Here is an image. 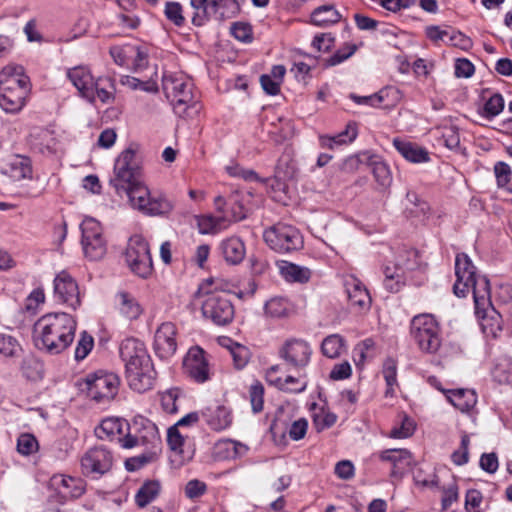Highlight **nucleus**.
I'll return each instance as SVG.
<instances>
[{
	"mask_svg": "<svg viewBox=\"0 0 512 512\" xmlns=\"http://www.w3.org/2000/svg\"><path fill=\"white\" fill-rule=\"evenodd\" d=\"M357 136V128L353 123H349L346 129L335 136H324L320 138L321 146L324 148L333 149L334 146L344 145L351 143Z\"/></svg>",
	"mask_w": 512,
	"mask_h": 512,
	"instance_id": "34",
	"label": "nucleus"
},
{
	"mask_svg": "<svg viewBox=\"0 0 512 512\" xmlns=\"http://www.w3.org/2000/svg\"><path fill=\"white\" fill-rule=\"evenodd\" d=\"M407 269H411V267H407ZM405 270L406 268L399 264L385 266L384 286L389 292L396 293L405 285Z\"/></svg>",
	"mask_w": 512,
	"mask_h": 512,
	"instance_id": "28",
	"label": "nucleus"
},
{
	"mask_svg": "<svg viewBox=\"0 0 512 512\" xmlns=\"http://www.w3.org/2000/svg\"><path fill=\"white\" fill-rule=\"evenodd\" d=\"M220 248L225 261L231 265L241 263L246 254L244 242L238 237L222 241Z\"/></svg>",
	"mask_w": 512,
	"mask_h": 512,
	"instance_id": "26",
	"label": "nucleus"
},
{
	"mask_svg": "<svg viewBox=\"0 0 512 512\" xmlns=\"http://www.w3.org/2000/svg\"><path fill=\"white\" fill-rule=\"evenodd\" d=\"M17 450L22 455H31L38 450V441L32 434H21L17 440Z\"/></svg>",
	"mask_w": 512,
	"mask_h": 512,
	"instance_id": "49",
	"label": "nucleus"
},
{
	"mask_svg": "<svg viewBox=\"0 0 512 512\" xmlns=\"http://www.w3.org/2000/svg\"><path fill=\"white\" fill-rule=\"evenodd\" d=\"M242 201L243 195L235 191L227 198L217 196L214 204L216 210L221 212L222 216H227V218H224L225 222H238L246 218V209Z\"/></svg>",
	"mask_w": 512,
	"mask_h": 512,
	"instance_id": "19",
	"label": "nucleus"
},
{
	"mask_svg": "<svg viewBox=\"0 0 512 512\" xmlns=\"http://www.w3.org/2000/svg\"><path fill=\"white\" fill-rule=\"evenodd\" d=\"M182 12V6L178 2H167L165 5V16L178 27L183 26L185 23V18Z\"/></svg>",
	"mask_w": 512,
	"mask_h": 512,
	"instance_id": "53",
	"label": "nucleus"
},
{
	"mask_svg": "<svg viewBox=\"0 0 512 512\" xmlns=\"http://www.w3.org/2000/svg\"><path fill=\"white\" fill-rule=\"evenodd\" d=\"M121 84L127 86L131 90H142L146 92H156L157 85L155 83L141 81L138 78L132 76H123L120 80Z\"/></svg>",
	"mask_w": 512,
	"mask_h": 512,
	"instance_id": "54",
	"label": "nucleus"
},
{
	"mask_svg": "<svg viewBox=\"0 0 512 512\" xmlns=\"http://www.w3.org/2000/svg\"><path fill=\"white\" fill-rule=\"evenodd\" d=\"M357 50V46L355 44H345L343 47L339 48L331 57L326 59L325 66H335L349 57H351Z\"/></svg>",
	"mask_w": 512,
	"mask_h": 512,
	"instance_id": "47",
	"label": "nucleus"
},
{
	"mask_svg": "<svg viewBox=\"0 0 512 512\" xmlns=\"http://www.w3.org/2000/svg\"><path fill=\"white\" fill-rule=\"evenodd\" d=\"M122 423L118 419L108 418L101 422L95 429L96 436L101 439H112L114 436L121 434Z\"/></svg>",
	"mask_w": 512,
	"mask_h": 512,
	"instance_id": "39",
	"label": "nucleus"
},
{
	"mask_svg": "<svg viewBox=\"0 0 512 512\" xmlns=\"http://www.w3.org/2000/svg\"><path fill=\"white\" fill-rule=\"evenodd\" d=\"M190 5L194 9L191 22L197 27L204 26L212 18L224 22L240 12L237 0H190Z\"/></svg>",
	"mask_w": 512,
	"mask_h": 512,
	"instance_id": "7",
	"label": "nucleus"
},
{
	"mask_svg": "<svg viewBox=\"0 0 512 512\" xmlns=\"http://www.w3.org/2000/svg\"><path fill=\"white\" fill-rule=\"evenodd\" d=\"M249 398L254 413H259L263 410L264 405V386L261 382L256 381L249 388Z\"/></svg>",
	"mask_w": 512,
	"mask_h": 512,
	"instance_id": "42",
	"label": "nucleus"
},
{
	"mask_svg": "<svg viewBox=\"0 0 512 512\" xmlns=\"http://www.w3.org/2000/svg\"><path fill=\"white\" fill-rule=\"evenodd\" d=\"M80 228L85 257L91 261L101 260L107 252V242L101 224L94 218L87 217L82 221Z\"/></svg>",
	"mask_w": 512,
	"mask_h": 512,
	"instance_id": "12",
	"label": "nucleus"
},
{
	"mask_svg": "<svg viewBox=\"0 0 512 512\" xmlns=\"http://www.w3.org/2000/svg\"><path fill=\"white\" fill-rule=\"evenodd\" d=\"M382 373L388 386L386 394H389L397 383V362L393 358H387L383 363Z\"/></svg>",
	"mask_w": 512,
	"mask_h": 512,
	"instance_id": "44",
	"label": "nucleus"
},
{
	"mask_svg": "<svg viewBox=\"0 0 512 512\" xmlns=\"http://www.w3.org/2000/svg\"><path fill=\"white\" fill-rule=\"evenodd\" d=\"M264 241L278 253H289L303 247V237L300 231L288 224L277 223L266 229L263 234Z\"/></svg>",
	"mask_w": 512,
	"mask_h": 512,
	"instance_id": "10",
	"label": "nucleus"
},
{
	"mask_svg": "<svg viewBox=\"0 0 512 512\" xmlns=\"http://www.w3.org/2000/svg\"><path fill=\"white\" fill-rule=\"evenodd\" d=\"M116 300L120 313L129 320L137 319L143 312L136 298L127 292H119Z\"/></svg>",
	"mask_w": 512,
	"mask_h": 512,
	"instance_id": "29",
	"label": "nucleus"
},
{
	"mask_svg": "<svg viewBox=\"0 0 512 512\" xmlns=\"http://www.w3.org/2000/svg\"><path fill=\"white\" fill-rule=\"evenodd\" d=\"M30 92L29 77L20 65H7L0 71V107L7 113H17L25 106Z\"/></svg>",
	"mask_w": 512,
	"mask_h": 512,
	"instance_id": "5",
	"label": "nucleus"
},
{
	"mask_svg": "<svg viewBox=\"0 0 512 512\" xmlns=\"http://www.w3.org/2000/svg\"><path fill=\"white\" fill-rule=\"evenodd\" d=\"M289 311V303L282 297L271 298L265 304V313L273 318H281L287 316Z\"/></svg>",
	"mask_w": 512,
	"mask_h": 512,
	"instance_id": "40",
	"label": "nucleus"
},
{
	"mask_svg": "<svg viewBox=\"0 0 512 512\" xmlns=\"http://www.w3.org/2000/svg\"><path fill=\"white\" fill-rule=\"evenodd\" d=\"M53 484L56 485L59 493L65 498H79L85 491L83 481L70 476H54Z\"/></svg>",
	"mask_w": 512,
	"mask_h": 512,
	"instance_id": "25",
	"label": "nucleus"
},
{
	"mask_svg": "<svg viewBox=\"0 0 512 512\" xmlns=\"http://www.w3.org/2000/svg\"><path fill=\"white\" fill-rule=\"evenodd\" d=\"M447 393L449 402L461 412H468L476 405L477 397L473 390L455 389Z\"/></svg>",
	"mask_w": 512,
	"mask_h": 512,
	"instance_id": "27",
	"label": "nucleus"
},
{
	"mask_svg": "<svg viewBox=\"0 0 512 512\" xmlns=\"http://www.w3.org/2000/svg\"><path fill=\"white\" fill-rule=\"evenodd\" d=\"M334 45V37L330 33L316 35L312 41V46L318 52H328Z\"/></svg>",
	"mask_w": 512,
	"mask_h": 512,
	"instance_id": "62",
	"label": "nucleus"
},
{
	"mask_svg": "<svg viewBox=\"0 0 512 512\" xmlns=\"http://www.w3.org/2000/svg\"><path fill=\"white\" fill-rule=\"evenodd\" d=\"M186 374L197 383H204L209 379V365L205 352L200 347L189 349L183 361Z\"/></svg>",
	"mask_w": 512,
	"mask_h": 512,
	"instance_id": "18",
	"label": "nucleus"
},
{
	"mask_svg": "<svg viewBox=\"0 0 512 512\" xmlns=\"http://www.w3.org/2000/svg\"><path fill=\"white\" fill-rule=\"evenodd\" d=\"M337 416L332 412L322 410L313 417V423L317 431L330 428L336 423Z\"/></svg>",
	"mask_w": 512,
	"mask_h": 512,
	"instance_id": "59",
	"label": "nucleus"
},
{
	"mask_svg": "<svg viewBox=\"0 0 512 512\" xmlns=\"http://www.w3.org/2000/svg\"><path fill=\"white\" fill-rule=\"evenodd\" d=\"M459 498V488L453 478L452 481L442 488L441 505L443 510H447Z\"/></svg>",
	"mask_w": 512,
	"mask_h": 512,
	"instance_id": "52",
	"label": "nucleus"
},
{
	"mask_svg": "<svg viewBox=\"0 0 512 512\" xmlns=\"http://www.w3.org/2000/svg\"><path fill=\"white\" fill-rule=\"evenodd\" d=\"M215 451L220 459H237L247 453L248 447L238 441L227 439L219 441Z\"/></svg>",
	"mask_w": 512,
	"mask_h": 512,
	"instance_id": "30",
	"label": "nucleus"
},
{
	"mask_svg": "<svg viewBox=\"0 0 512 512\" xmlns=\"http://www.w3.org/2000/svg\"><path fill=\"white\" fill-rule=\"evenodd\" d=\"M162 87L167 99L173 104L176 114L185 116L190 109L198 111L193 96V83L186 75L182 73L165 74L162 79Z\"/></svg>",
	"mask_w": 512,
	"mask_h": 512,
	"instance_id": "6",
	"label": "nucleus"
},
{
	"mask_svg": "<svg viewBox=\"0 0 512 512\" xmlns=\"http://www.w3.org/2000/svg\"><path fill=\"white\" fill-rule=\"evenodd\" d=\"M279 269L283 278L288 282L306 283L311 277L310 269L291 262L282 261Z\"/></svg>",
	"mask_w": 512,
	"mask_h": 512,
	"instance_id": "31",
	"label": "nucleus"
},
{
	"mask_svg": "<svg viewBox=\"0 0 512 512\" xmlns=\"http://www.w3.org/2000/svg\"><path fill=\"white\" fill-rule=\"evenodd\" d=\"M390 91H393V89H382L378 93L369 96H358L352 93L350 98L357 104L377 106L384 101ZM394 92L396 91L394 90Z\"/></svg>",
	"mask_w": 512,
	"mask_h": 512,
	"instance_id": "48",
	"label": "nucleus"
},
{
	"mask_svg": "<svg viewBox=\"0 0 512 512\" xmlns=\"http://www.w3.org/2000/svg\"><path fill=\"white\" fill-rule=\"evenodd\" d=\"M340 13L333 5H323L316 8L311 14V22L316 26H328L339 22Z\"/></svg>",
	"mask_w": 512,
	"mask_h": 512,
	"instance_id": "32",
	"label": "nucleus"
},
{
	"mask_svg": "<svg viewBox=\"0 0 512 512\" xmlns=\"http://www.w3.org/2000/svg\"><path fill=\"white\" fill-rule=\"evenodd\" d=\"M345 289L350 304L360 309H369L371 297L365 286L354 277L345 281Z\"/></svg>",
	"mask_w": 512,
	"mask_h": 512,
	"instance_id": "23",
	"label": "nucleus"
},
{
	"mask_svg": "<svg viewBox=\"0 0 512 512\" xmlns=\"http://www.w3.org/2000/svg\"><path fill=\"white\" fill-rule=\"evenodd\" d=\"M6 173L14 181L31 178L32 168L28 158L16 156L8 165Z\"/></svg>",
	"mask_w": 512,
	"mask_h": 512,
	"instance_id": "33",
	"label": "nucleus"
},
{
	"mask_svg": "<svg viewBox=\"0 0 512 512\" xmlns=\"http://www.w3.org/2000/svg\"><path fill=\"white\" fill-rule=\"evenodd\" d=\"M94 346L93 337L83 332L75 348V359L77 361L83 360L92 350Z\"/></svg>",
	"mask_w": 512,
	"mask_h": 512,
	"instance_id": "55",
	"label": "nucleus"
},
{
	"mask_svg": "<svg viewBox=\"0 0 512 512\" xmlns=\"http://www.w3.org/2000/svg\"><path fill=\"white\" fill-rule=\"evenodd\" d=\"M372 173L375 180L382 187H388L392 182L391 173L389 167L384 162H373L372 163Z\"/></svg>",
	"mask_w": 512,
	"mask_h": 512,
	"instance_id": "50",
	"label": "nucleus"
},
{
	"mask_svg": "<svg viewBox=\"0 0 512 512\" xmlns=\"http://www.w3.org/2000/svg\"><path fill=\"white\" fill-rule=\"evenodd\" d=\"M307 428H308L307 420L304 418H300L291 424L289 432H288L289 437L292 440L298 441V440L304 438V436L306 435V432H307Z\"/></svg>",
	"mask_w": 512,
	"mask_h": 512,
	"instance_id": "63",
	"label": "nucleus"
},
{
	"mask_svg": "<svg viewBox=\"0 0 512 512\" xmlns=\"http://www.w3.org/2000/svg\"><path fill=\"white\" fill-rule=\"evenodd\" d=\"M160 488V482L157 480H149L144 482L136 493V504L141 508L147 506L159 495Z\"/></svg>",
	"mask_w": 512,
	"mask_h": 512,
	"instance_id": "37",
	"label": "nucleus"
},
{
	"mask_svg": "<svg viewBox=\"0 0 512 512\" xmlns=\"http://www.w3.org/2000/svg\"><path fill=\"white\" fill-rule=\"evenodd\" d=\"M202 415L207 425L214 431H222L232 424L231 411L223 405L207 407Z\"/></svg>",
	"mask_w": 512,
	"mask_h": 512,
	"instance_id": "22",
	"label": "nucleus"
},
{
	"mask_svg": "<svg viewBox=\"0 0 512 512\" xmlns=\"http://www.w3.org/2000/svg\"><path fill=\"white\" fill-rule=\"evenodd\" d=\"M176 326L172 322L162 323L154 336V350L161 359L171 358L177 350Z\"/></svg>",
	"mask_w": 512,
	"mask_h": 512,
	"instance_id": "17",
	"label": "nucleus"
},
{
	"mask_svg": "<svg viewBox=\"0 0 512 512\" xmlns=\"http://www.w3.org/2000/svg\"><path fill=\"white\" fill-rule=\"evenodd\" d=\"M119 351L125 363L130 388L139 393L151 389L156 372L144 343L135 338H127L121 342Z\"/></svg>",
	"mask_w": 512,
	"mask_h": 512,
	"instance_id": "4",
	"label": "nucleus"
},
{
	"mask_svg": "<svg viewBox=\"0 0 512 512\" xmlns=\"http://www.w3.org/2000/svg\"><path fill=\"white\" fill-rule=\"evenodd\" d=\"M22 347L11 335L0 333V354L4 357H18Z\"/></svg>",
	"mask_w": 512,
	"mask_h": 512,
	"instance_id": "41",
	"label": "nucleus"
},
{
	"mask_svg": "<svg viewBox=\"0 0 512 512\" xmlns=\"http://www.w3.org/2000/svg\"><path fill=\"white\" fill-rule=\"evenodd\" d=\"M167 443L172 451L171 461L177 462L178 464H183L185 458L182 456L183 454V445L184 438L179 433L177 425L172 426L168 429L167 432Z\"/></svg>",
	"mask_w": 512,
	"mask_h": 512,
	"instance_id": "35",
	"label": "nucleus"
},
{
	"mask_svg": "<svg viewBox=\"0 0 512 512\" xmlns=\"http://www.w3.org/2000/svg\"><path fill=\"white\" fill-rule=\"evenodd\" d=\"M125 260L131 271L148 278L153 272V262L148 242L141 235H133L128 241Z\"/></svg>",
	"mask_w": 512,
	"mask_h": 512,
	"instance_id": "11",
	"label": "nucleus"
},
{
	"mask_svg": "<svg viewBox=\"0 0 512 512\" xmlns=\"http://www.w3.org/2000/svg\"><path fill=\"white\" fill-rule=\"evenodd\" d=\"M410 333L419 349L425 353H436L441 346L440 329L430 314L415 316L410 325Z\"/></svg>",
	"mask_w": 512,
	"mask_h": 512,
	"instance_id": "9",
	"label": "nucleus"
},
{
	"mask_svg": "<svg viewBox=\"0 0 512 512\" xmlns=\"http://www.w3.org/2000/svg\"><path fill=\"white\" fill-rule=\"evenodd\" d=\"M504 108V99L499 93H494L485 102L483 110L487 118L497 116Z\"/></svg>",
	"mask_w": 512,
	"mask_h": 512,
	"instance_id": "46",
	"label": "nucleus"
},
{
	"mask_svg": "<svg viewBox=\"0 0 512 512\" xmlns=\"http://www.w3.org/2000/svg\"><path fill=\"white\" fill-rule=\"evenodd\" d=\"M346 350V341L339 334H332L323 339L321 351L324 356L334 359L338 358Z\"/></svg>",
	"mask_w": 512,
	"mask_h": 512,
	"instance_id": "36",
	"label": "nucleus"
},
{
	"mask_svg": "<svg viewBox=\"0 0 512 512\" xmlns=\"http://www.w3.org/2000/svg\"><path fill=\"white\" fill-rule=\"evenodd\" d=\"M141 166L131 146L117 157L110 185L117 195H127L131 207L146 216H165L174 208L171 200L161 193H151L140 179Z\"/></svg>",
	"mask_w": 512,
	"mask_h": 512,
	"instance_id": "1",
	"label": "nucleus"
},
{
	"mask_svg": "<svg viewBox=\"0 0 512 512\" xmlns=\"http://www.w3.org/2000/svg\"><path fill=\"white\" fill-rule=\"evenodd\" d=\"M227 216H202L198 219L199 231L202 234L215 233L222 227V222Z\"/></svg>",
	"mask_w": 512,
	"mask_h": 512,
	"instance_id": "43",
	"label": "nucleus"
},
{
	"mask_svg": "<svg viewBox=\"0 0 512 512\" xmlns=\"http://www.w3.org/2000/svg\"><path fill=\"white\" fill-rule=\"evenodd\" d=\"M112 465V453L103 446L89 449L81 458L83 474L94 478H98L110 471Z\"/></svg>",
	"mask_w": 512,
	"mask_h": 512,
	"instance_id": "14",
	"label": "nucleus"
},
{
	"mask_svg": "<svg viewBox=\"0 0 512 512\" xmlns=\"http://www.w3.org/2000/svg\"><path fill=\"white\" fill-rule=\"evenodd\" d=\"M492 376L500 384H509L511 373L508 369V363H497L492 371Z\"/></svg>",
	"mask_w": 512,
	"mask_h": 512,
	"instance_id": "64",
	"label": "nucleus"
},
{
	"mask_svg": "<svg viewBox=\"0 0 512 512\" xmlns=\"http://www.w3.org/2000/svg\"><path fill=\"white\" fill-rule=\"evenodd\" d=\"M230 32L239 41L250 42L252 40V28L248 23L235 22L232 24Z\"/></svg>",
	"mask_w": 512,
	"mask_h": 512,
	"instance_id": "58",
	"label": "nucleus"
},
{
	"mask_svg": "<svg viewBox=\"0 0 512 512\" xmlns=\"http://www.w3.org/2000/svg\"><path fill=\"white\" fill-rule=\"evenodd\" d=\"M455 275L454 294L457 297H465L471 289L475 304V314L478 318L485 319L488 310L493 311L488 278L476 273V267L465 253L456 255Z\"/></svg>",
	"mask_w": 512,
	"mask_h": 512,
	"instance_id": "3",
	"label": "nucleus"
},
{
	"mask_svg": "<svg viewBox=\"0 0 512 512\" xmlns=\"http://www.w3.org/2000/svg\"><path fill=\"white\" fill-rule=\"evenodd\" d=\"M54 296L73 310L81 303L78 284L66 271H61L54 279Z\"/></svg>",
	"mask_w": 512,
	"mask_h": 512,
	"instance_id": "16",
	"label": "nucleus"
},
{
	"mask_svg": "<svg viewBox=\"0 0 512 512\" xmlns=\"http://www.w3.org/2000/svg\"><path fill=\"white\" fill-rule=\"evenodd\" d=\"M511 173L510 166L505 162L499 161L494 165V174L498 188H506L510 182Z\"/></svg>",
	"mask_w": 512,
	"mask_h": 512,
	"instance_id": "57",
	"label": "nucleus"
},
{
	"mask_svg": "<svg viewBox=\"0 0 512 512\" xmlns=\"http://www.w3.org/2000/svg\"><path fill=\"white\" fill-rule=\"evenodd\" d=\"M67 77L78 90L81 97L94 102V88L96 79L86 66H76L67 71Z\"/></svg>",
	"mask_w": 512,
	"mask_h": 512,
	"instance_id": "20",
	"label": "nucleus"
},
{
	"mask_svg": "<svg viewBox=\"0 0 512 512\" xmlns=\"http://www.w3.org/2000/svg\"><path fill=\"white\" fill-rule=\"evenodd\" d=\"M311 354L310 345L306 341L296 338L287 340L279 349V357L296 369L307 366Z\"/></svg>",
	"mask_w": 512,
	"mask_h": 512,
	"instance_id": "15",
	"label": "nucleus"
},
{
	"mask_svg": "<svg viewBox=\"0 0 512 512\" xmlns=\"http://www.w3.org/2000/svg\"><path fill=\"white\" fill-rule=\"evenodd\" d=\"M119 384L117 375L104 371L88 374L77 382L80 391L85 392L88 397L98 403L114 399L118 393Z\"/></svg>",
	"mask_w": 512,
	"mask_h": 512,
	"instance_id": "8",
	"label": "nucleus"
},
{
	"mask_svg": "<svg viewBox=\"0 0 512 512\" xmlns=\"http://www.w3.org/2000/svg\"><path fill=\"white\" fill-rule=\"evenodd\" d=\"M115 83L114 79L110 77H99L95 81L94 99L96 96L104 104L112 103L115 99Z\"/></svg>",
	"mask_w": 512,
	"mask_h": 512,
	"instance_id": "38",
	"label": "nucleus"
},
{
	"mask_svg": "<svg viewBox=\"0 0 512 512\" xmlns=\"http://www.w3.org/2000/svg\"><path fill=\"white\" fill-rule=\"evenodd\" d=\"M276 177L280 180L292 179L295 175V165L293 162L280 159L275 169Z\"/></svg>",
	"mask_w": 512,
	"mask_h": 512,
	"instance_id": "60",
	"label": "nucleus"
},
{
	"mask_svg": "<svg viewBox=\"0 0 512 512\" xmlns=\"http://www.w3.org/2000/svg\"><path fill=\"white\" fill-rule=\"evenodd\" d=\"M380 459L392 464L391 475L401 476L412 467V455L406 449H388L381 453Z\"/></svg>",
	"mask_w": 512,
	"mask_h": 512,
	"instance_id": "21",
	"label": "nucleus"
},
{
	"mask_svg": "<svg viewBox=\"0 0 512 512\" xmlns=\"http://www.w3.org/2000/svg\"><path fill=\"white\" fill-rule=\"evenodd\" d=\"M207 491V485L198 479H193L187 482L185 486V495L189 499H196Z\"/></svg>",
	"mask_w": 512,
	"mask_h": 512,
	"instance_id": "61",
	"label": "nucleus"
},
{
	"mask_svg": "<svg viewBox=\"0 0 512 512\" xmlns=\"http://www.w3.org/2000/svg\"><path fill=\"white\" fill-rule=\"evenodd\" d=\"M202 314L214 324L225 326L234 318V306L226 295L209 294L202 303Z\"/></svg>",
	"mask_w": 512,
	"mask_h": 512,
	"instance_id": "13",
	"label": "nucleus"
},
{
	"mask_svg": "<svg viewBox=\"0 0 512 512\" xmlns=\"http://www.w3.org/2000/svg\"><path fill=\"white\" fill-rule=\"evenodd\" d=\"M414 430V421L407 416H403L400 425L393 427L389 436L395 439H403L410 437L414 433Z\"/></svg>",
	"mask_w": 512,
	"mask_h": 512,
	"instance_id": "45",
	"label": "nucleus"
},
{
	"mask_svg": "<svg viewBox=\"0 0 512 512\" xmlns=\"http://www.w3.org/2000/svg\"><path fill=\"white\" fill-rule=\"evenodd\" d=\"M393 146L406 160L410 162L423 163L430 159L428 151L415 143L404 141L400 138H394Z\"/></svg>",
	"mask_w": 512,
	"mask_h": 512,
	"instance_id": "24",
	"label": "nucleus"
},
{
	"mask_svg": "<svg viewBox=\"0 0 512 512\" xmlns=\"http://www.w3.org/2000/svg\"><path fill=\"white\" fill-rule=\"evenodd\" d=\"M228 348L230 350V354L233 358L236 368H243L247 364L249 359L248 349L245 346L240 345L238 343H232V345L228 346Z\"/></svg>",
	"mask_w": 512,
	"mask_h": 512,
	"instance_id": "56",
	"label": "nucleus"
},
{
	"mask_svg": "<svg viewBox=\"0 0 512 512\" xmlns=\"http://www.w3.org/2000/svg\"><path fill=\"white\" fill-rule=\"evenodd\" d=\"M76 326V320L68 313L45 314L34 324V343L38 349L58 355L73 342Z\"/></svg>",
	"mask_w": 512,
	"mask_h": 512,
	"instance_id": "2",
	"label": "nucleus"
},
{
	"mask_svg": "<svg viewBox=\"0 0 512 512\" xmlns=\"http://www.w3.org/2000/svg\"><path fill=\"white\" fill-rule=\"evenodd\" d=\"M469 445H470L469 435L464 433L461 437V443H460L459 449L454 451L451 455L452 462L455 465L461 466L468 462V460H469Z\"/></svg>",
	"mask_w": 512,
	"mask_h": 512,
	"instance_id": "51",
	"label": "nucleus"
}]
</instances>
